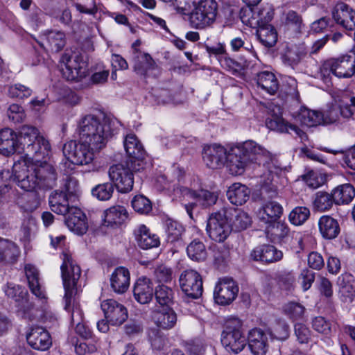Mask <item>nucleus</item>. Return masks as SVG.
Wrapping results in <instances>:
<instances>
[{
    "instance_id": "nucleus-49",
    "label": "nucleus",
    "mask_w": 355,
    "mask_h": 355,
    "mask_svg": "<svg viewBox=\"0 0 355 355\" xmlns=\"http://www.w3.org/2000/svg\"><path fill=\"white\" fill-rule=\"evenodd\" d=\"M154 295L159 305L169 307L173 303L175 292L171 288L162 284L155 288Z\"/></svg>"
},
{
    "instance_id": "nucleus-40",
    "label": "nucleus",
    "mask_w": 355,
    "mask_h": 355,
    "mask_svg": "<svg viewBox=\"0 0 355 355\" xmlns=\"http://www.w3.org/2000/svg\"><path fill=\"white\" fill-rule=\"evenodd\" d=\"M19 255V250L15 243L0 238V263H13Z\"/></svg>"
},
{
    "instance_id": "nucleus-52",
    "label": "nucleus",
    "mask_w": 355,
    "mask_h": 355,
    "mask_svg": "<svg viewBox=\"0 0 355 355\" xmlns=\"http://www.w3.org/2000/svg\"><path fill=\"white\" fill-rule=\"evenodd\" d=\"M50 16L55 21L60 23L64 27H71L73 24L71 10L65 7L62 9L53 8L50 12Z\"/></svg>"
},
{
    "instance_id": "nucleus-63",
    "label": "nucleus",
    "mask_w": 355,
    "mask_h": 355,
    "mask_svg": "<svg viewBox=\"0 0 355 355\" xmlns=\"http://www.w3.org/2000/svg\"><path fill=\"white\" fill-rule=\"evenodd\" d=\"M284 311L291 318L296 320L303 315L304 307L299 303L290 302L284 306Z\"/></svg>"
},
{
    "instance_id": "nucleus-2",
    "label": "nucleus",
    "mask_w": 355,
    "mask_h": 355,
    "mask_svg": "<svg viewBox=\"0 0 355 355\" xmlns=\"http://www.w3.org/2000/svg\"><path fill=\"white\" fill-rule=\"evenodd\" d=\"M116 119L105 115L86 114L78 122L77 130L82 141L87 143L92 150L103 149L114 134Z\"/></svg>"
},
{
    "instance_id": "nucleus-22",
    "label": "nucleus",
    "mask_w": 355,
    "mask_h": 355,
    "mask_svg": "<svg viewBox=\"0 0 355 355\" xmlns=\"http://www.w3.org/2000/svg\"><path fill=\"white\" fill-rule=\"evenodd\" d=\"M28 344L37 350L45 351L52 345L49 333L41 327H32L26 334Z\"/></svg>"
},
{
    "instance_id": "nucleus-41",
    "label": "nucleus",
    "mask_w": 355,
    "mask_h": 355,
    "mask_svg": "<svg viewBox=\"0 0 355 355\" xmlns=\"http://www.w3.org/2000/svg\"><path fill=\"white\" fill-rule=\"evenodd\" d=\"M166 241L171 244H180L182 235L184 233V227L179 222L171 218H167L164 223Z\"/></svg>"
},
{
    "instance_id": "nucleus-57",
    "label": "nucleus",
    "mask_w": 355,
    "mask_h": 355,
    "mask_svg": "<svg viewBox=\"0 0 355 355\" xmlns=\"http://www.w3.org/2000/svg\"><path fill=\"white\" fill-rule=\"evenodd\" d=\"M310 216V210L306 207L298 206L295 207L289 214V221L294 225H301Z\"/></svg>"
},
{
    "instance_id": "nucleus-14",
    "label": "nucleus",
    "mask_w": 355,
    "mask_h": 355,
    "mask_svg": "<svg viewBox=\"0 0 355 355\" xmlns=\"http://www.w3.org/2000/svg\"><path fill=\"white\" fill-rule=\"evenodd\" d=\"M40 39V46L52 53L62 51L67 43L65 33L58 30H45L41 33Z\"/></svg>"
},
{
    "instance_id": "nucleus-30",
    "label": "nucleus",
    "mask_w": 355,
    "mask_h": 355,
    "mask_svg": "<svg viewBox=\"0 0 355 355\" xmlns=\"http://www.w3.org/2000/svg\"><path fill=\"white\" fill-rule=\"evenodd\" d=\"M134 233L138 245L144 250L157 248L160 244L159 236L153 233L145 225H139Z\"/></svg>"
},
{
    "instance_id": "nucleus-54",
    "label": "nucleus",
    "mask_w": 355,
    "mask_h": 355,
    "mask_svg": "<svg viewBox=\"0 0 355 355\" xmlns=\"http://www.w3.org/2000/svg\"><path fill=\"white\" fill-rule=\"evenodd\" d=\"M268 228H270V230H268V232H270L272 235L278 239L279 242L288 243L289 236L291 232L287 225L276 221L268 225Z\"/></svg>"
},
{
    "instance_id": "nucleus-6",
    "label": "nucleus",
    "mask_w": 355,
    "mask_h": 355,
    "mask_svg": "<svg viewBox=\"0 0 355 355\" xmlns=\"http://www.w3.org/2000/svg\"><path fill=\"white\" fill-rule=\"evenodd\" d=\"M63 154L67 159L77 165H87L94 159L95 154L99 153V150H92L91 146L82 141L79 137L78 141L71 140L67 142L63 146Z\"/></svg>"
},
{
    "instance_id": "nucleus-36",
    "label": "nucleus",
    "mask_w": 355,
    "mask_h": 355,
    "mask_svg": "<svg viewBox=\"0 0 355 355\" xmlns=\"http://www.w3.org/2000/svg\"><path fill=\"white\" fill-rule=\"evenodd\" d=\"M24 270L31 293L39 299H46L45 291L40 282L37 269L33 265L26 264Z\"/></svg>"
},
{
    "instance_id": "nucleus-50",
    "label": "nucleus",
    "mask_w": 355,
    "mask_h": 355,
    "mask_svg": "<svg viewBox=\"0 0 355 355\" xmlns=\"http://www.w3.org/2000/svg\"><path fill=\"white\" fill-rule=\"evenodd\" d=\"M334 203L335 200L332 193L318 191L315 194L313 206L318 211H326L332 207Z\"/></svg>"
},
{
    "instance_id": "nucleus-47",
    "label": "nucleus",
    "mask_w": 355,
    "mask_h": 355,
    "mask_svg": "<svg viewBox=\"0 0 355 355\" xmlns=\"http://www.w3.org/2000/svg\"><path fill=\"white\" fill-rule=\"evenodd\" d=\"M127 211L123 206H114L105 212L104 221L107 225L122 223L127 218Z\"/></svg>"
},
{
    "instance_id": "nucleus-12",
    "label": "nucleus",
    "mask_w": 355,
    "mask_h": 355,
    "mask_svg": "<svg viewBox=\"0 0 355 355\" xmlns=\"http://www.w3.org/2000/svg\"><path fill=\"white\" fill-rule=\"evenodd\" d=\"M307 53L304 43H285L280 50V58L286 66L294 69Z\"/></svg>"
},
{
    "instance_id": "nucleus-4",
    "label": "nucleus",
    "mask_w": 355,
    "mask_h": 355,
    "mask_svg": "<svg viewBox=\"0 0 355 355\" xmlns=\"http://www.w3.org/2000/svg\"><path fill=\"white\" fill-rule=\"evenodd\" d=\"M218 3L215 0L198 1L189 14V23L196 29H205L216 21Z\"/></svg>"
},
{
    "instance_id": "nucleus-26",
    "label": "nucleus",
    "mask_w": 355,
    "mask_h": 355,
    "mask_svg": "<svg viewBox=\"0 0 355 355\" xmlns=\"http://www.w3.org/2000/svg\"><path fill=\"white\" fill-rule=\"evenodd\" d=\"M65 223L71 232L79 235L84 234L88 227L85 214L77 207L71 208L65 218Z\"/></svg>"
},
{
    "instance_id": "nucleus-34",
    "label": "nucleus",
    "mask_w": 355,
    "mask_h": 355,
    "mask_svg": "<svg viewBox=\"0 0 355 355\" xmlns=\"http://www.w3.org/2000/svg\"><path fill=\"white\" fill-rule=\"evenodd\" d=\"M130 272L124 267H118L112 272L110 277V285L115 293L122 294L130 286Z\"/></svg>"
},
{
    "instance_id": "nucleus-7",
    "label": "nucleus",
    "mask_w": 355,
    "mask_h": 355,
    "mask_svg": "<svg viewBox=\"0 0 355 355\" xmlns=\"http://www.w3.org/2000/svg\"><path fill=\"white\" fill-rule=\"evenodd\" d=\"M227 214V210L222 209L212 213L207 220V233L211 239L216 242H223L232 232V226Z\"/></svg>"
},
{
    "instance_id": "nucleus-5",
    "label": "nucleus",
    "mask_w": 355,
    "mask_h": 355,
    "mask_svg": "<svg viewBox=\"0 0 355 355\" xmlns=\"http://www.w3.org/2000/svg\"><path fill=\"white\" fill-rule=\"evenodd\" d=\"M34 162L19 160L13 164V180L21 189L32 192L40 188V180L37 179V172Z\"/></svg>"
},
{
    "instance_id": "nucleus-45",
    "label": "nucleus",
    "mask_w": 355,
    "mask_h": 355,
    "mask_svg": "<svg viewBox=\"0 0 355 355\" xmlns=\"http://www.w3.org/2000/svg\"><path fill=\"white\" fill-rule=\"evenodd\" d=\"M40 135H42L37 128L29 125H24L17 134L18 145L26 147L28 144L30 145V143L35 141Z\"/></svg>"
},
{
    "instance_id": "nucleus-31",
    "label": "nucleus",
    "mask_w": 355,
    "mask_h": 355,
    "mask_svg": "<svg viewBox=\"0 0 355 355\" xmlns=\"http://www.w3.org/2000/svg\"><path fill=\"white\" fill-rule=\"evenodd\" d=\"M283 213L282 206L276 201L266 202L258 211L259 220L266 225L277 221Z\"/></svg>"
},
{
    "instance_id": "nucleus-33",
    "label": "nucleus",
    "mask_w": 355,
    "mask_h": 355,
    "mask_svg": "<svg viewBox=\"0 0 355 355\" xmlns=\"http://www.w3.org/2000/svg\"><path fill=\"white\" fill-rule=\"evenodd\" d=\"M134 71L140 76H146L157 67L152 57L146 53L135 49L133 55Z\"/></svg>"
},
{
    "instance_id": "nucleus-37",
    "label": "nucleus",
    "mask_w": 355,
    "mask_h": 355,
    "mask_svg": "<svg viewBox=\"0 0 355 355\" xmlns=\"http://www.w3.org/2000/svg\"><path fill=\"white\" fill-rule=\"evenodd\" d=\"M337 284L342 300L352 302L355 296V281L352 275L345 273L338 277Z\"/></svg>"
},
{
    "instance_id": "nucleus-59",
    "label": "nucleus",
    "mask_w": 355,
    "mask_h": 355,
    "mask_svg": "<svg viewBox=\"0 0 355 355\" xmlns=\"http://www.w3.org/2000/svg\"><path fill=\"white\" fill-rule=\"evenodd\" d=\"M268 334L272 338L284 340L288 337L289 327L285 321L278 320L268 329Z\"/></svg>"
},
{
    "instance_id": "nucleus-60",
    "label": "nucleus",
    "mask_w": 355,
    "mask_h": 355,
    "mask_svg": "<svg viewBox=\"0 0 355 355\" xmlns=\"http://www.w3.org/2000/svg\"><path fill=\"white\" fill-rule=\"evenodd\" d=\"M132 207L137 212L148 214L152 209L150 201L144 196H135L132 200Z\"/></svg>"
},
{
    "instance_id": "nucleus-42",
    "label": "nucleus",
    "mask_w": 355,
    "mask_h": 355,
    "mask_svg": "<svg viewBox=\"0 0 355 355\" xmlns=\"http://www.w3.org/2000/svg\"><path fill=\"white\" fill-rule=\"evenodd\" d=\"M295 119L302 125L313 127L322 124V113L303 107L295 115Z\"/></svg>"
},
{
    "instance_id": "nucleus-18",
    "label": "nucleus",
    "mask_w": 355,
    "mask_h": 355,
    "mask_svg": "<svg viewBox=\"0 0 355 355\" xmlns=\"http://www.w3.org/2000/svg\"><path fill=\"white\" fill-rule=\"evenodd\" d=\"M268 331L260 328H253L248 331L247 343L254 355H266L268 348Z\"/></svg>"
},
{
    "instance_id": "nucleus-25",
    "label": "nucleus",
    "mask_w": 355,
    "mask_h": 355,
    "mask_svg": "<svg viewBox=\"0 0 355 355\" xmlns=\"http://www.w3.org/2000/svg\"><path fill=\"white\" fill-rule=\"evenodd\" d=\"M154 285L152 280L141 276L135 283L133 295L135 299L141 304H148L154 296Z\"/></svg>"
},
{
    "instance_id": "nucleus-55",
    "label": "nucleus",
    "mask_w": 355,
    "mask_h": 355,
    "mask_svg": "<svg viewBox=\"0 0 355 355\" xmlns=\"http://www.w3.org/2000/svg\"><path fill=\"white\" fill-rule=\"evenodd\" d=\"M114 191V186L112 182H105L94 187L92 190V193L98 200L106 201L112 198Z\"/></svg>"
},
{
    "instance_id": "nucleus-58",
    "label": "nucleus",
    "mask_w": 355,
    "mask_h": 355,
    "mask_svg": "<svg viewBox=\"0 0 355 355\" xmlns=\"http://www.w3.org/2000/svg\"><path fill=\"white\" fill-rule=\"evenodd\" d=\"M26 20L33 28L37 30L45 25L46 17L40 8L36 7L27 15Z\"/></svg>"
},
{
    "instance_id": "nucleus-64",
    "label": "nucleus",
    "mask_w": 355,
    "mask_h": 355,
    "mask_svg": "<svg viewBox=\"0 0 355 355\" xmlns=\"http://www.w3.org/2000/svg\"><path fill=\"white\" fill-rule=\"evenodd\" d=\"M7 115L14 123H21L26 118L24 108L18 104H12L7 110Z\"/></svg>"
},
{
    "instance_id": "nucleus-3",
    "label": "nucleus",
    "mask_w": 355,
    "mask_h": 355,
    "mask_svg": "<svg viewBox=\"0 0 355 355\" xmlns=\"http://www.w3.org/2000/svg\"><path fill=\"white\" fill-rule=\"evenodd\" d=\"M221 343L227 352H241L247 345L243 331V322L238 318L227 320L221 334Z\"/></svg>"
},
{
    "instance_id": "nucleus-13",
    "label": "nucleus",
    "mask_w": 355,
    "mask_h": 355,
    "mask_svg": "<svg viewBox=\"0 0 355 355\" xmlns=\"http://www.w3.org/2000/svg\"><path fill=\"white\" fill-rule=\"evenodd\" d=\"M24 153L25 157L22 160H31L33 162L40 161L41 158H46L51 153L49 141L40 135L33 142L30 143L26 147L19 148V153Z\"/></svg>"
},
{
    "instance_id": "nucleus-46",
    "label": "nucleus",
    "mask_w": 355,
    "mask_h": 355,
    "mask_svg": "<svg viewBox=\"0 0 355 355\" xmlns=\"http://www.w3.org/2000/svg\"><path fill=\"white\" fill-rule=\"evenodd\" d=\"M257 35L260 42L266 47L273 46L277 41V33L271 25L257 27Z\"/></svg>"
},
{
    "instance_id": "nucleus-38",
    "label": "nucleus",
    "mask_w": 355,
    "mask_h": 355,
    "mask_svg": "<svg viewBox=\"0 0 355 355\" xmlns=\"http://www.w3.org/2000/svg\"><path fill=\"white\" fill-rule=\"evenodd\" d=\"M250 190L245 185L239 182L232 184L227 191L228 200L236 206L245 203L250 198Z\"/></svg>"
},
{
    "instance_id": "nucleus-48",
    "label": "nucleus",
    "mask_w": 355,
    "mask_h": 355,
    "mask_svg": "<svg viewBox=\"0 0 355 355\" xmlns=\"http://www.w3.org/2000/svg\"><path fill=\"white\" fill-rule=\"evenodd\" d=\"M188 257L195 261H203L207 257V252L205 244L198 239L193 240L187 248Z\"/></svg>"
},
{
    "instance_id": "nucleus-20",
    "label": "nucleus",
    "mask_w": 355,
    "mask_h": 355,
    "mask_svg": "<svg viewBox=\"0 0 355 355\" xmlns=\"http://www.w3.org/2000/svg\"><path fill=\"white\" fill-rule=\"evenodd\" d=\"M227 150L221 145L214 144L204 147L202 159L205 164L210 168H220L225 163Z\"/></svg>"
},
{
    "instance_id": "nucleus-56",
    "label": "nucleus",
    "mask_w": 355,
    "mask_h": 355,
    "mask_svg": "<svg viewBox=\"0 0 355 355\" xmlns=\"http://www.w3.org/2000/svg\"><path fill=\"white\" fill-rule=\"evenodd\" d=\"M338 105L341 110V116L349 119L355 115V96L345 95L338 101Z\"/></svg>"
},
{
    "instance_id": "nucleus-44",
    "label": "nucleus",
    "mask_w": 355,
    "mask_h": 355,
    "mask_svg": "<svg viewBox=\"0 0 355 355\" xmlns=\"http://www.w3.org/2000/svg\"><path fill=\"white\" fill-rule=\"evenodd\" d=\"M335 204L344 205L349 203L355 196V189L349 184L337 187L332 191Z\"/></svg>"
},
{
    "instance_id": "nucleus-23",
    "label": "nucleus",
    "mask_w": 355,
    "mask_h": 355,
    "mask_svg": "<svg viewBox=\"0 0 355 355\" xmlns=\"http://www.w3.org/2000/svg\"><path fill=\"white\" fill-rule=\"evenodd\" d=\"M335 21L349 31L355 30V11L347 4L338 3L332 12Z\"/></svg>"
},
{
    "instance_id": "nucleus-9",
    "label": "nucleus",
    "mask_w": 355,
    "mask_h": 355,
    "mask_svg": "<svg viewBox=\"0 0 355 355\" xmlns=\"http://www.w3.org/2000/svg\"><path fill=\"white\" fill-rule=\"evenodd\" d=\"M61 62L64 64L62 69V76L67 80L78 82L87 75V64L81 55L69 56L64 54Z\"/></svg>"
},
{
    "instance_id": "nucleus-29",
    "label": "nucleus",
    "mask_w": 355,
    "mask_h": 355,
    "mask_svg": "<svg viewBox=\"0 0 355 355\" xmlns=\"http://www.w3.org/2000/svg\"><path fill=\"white\" fill-rule=\"evenodd\" d=\"M20 145H18L17 133L10 128L0 130V153L10 156L15 153H19Z\"/></svg>"
},
{
    "instance_id": "nucleus-1",
    "label": "nucleus",
    "mask_w": 355,
    "mask_h": 355,
    "mask_svg": "<svg viewBox=\"0 0 355 355\" xmlns=\"http://www.w3.org/2000/svg\"><path fill=\"white\" fill-rule=\"evenodd\" d=\"M62 264L61 266L62 278L64 288V309L71 313V323L76 325V331L83 334L80 327H83V313L76 301L78 293V282L81 275L80 267L73 259L69 251L62 254Z\"/></svg>"
},
{
    "instance_id": "nucleus-51",
    "label": "nucleus",
    "mask_w": 355,
    "mask_h": 355,
    "mask_svg": "<svg viewBox=\"0 0 355 355\" xmlns=\"http://www.w3.org/2000/svg\"><path fill=\"white\" fill-rule=\"evenodd\" d=\"M5 293L9 298L13 299L15 302L22 306L24 302H27V291L19 285L13 283H8L5 289Z\"/></svg>"
},
{
    "instance_id": "nucleus-10",
    "label": "nucleus",
    "mask_w": 355,
    "mask_h": 355,
    "mask_svg": "<svg viewBox=\"0 0 355 355\" xmlns=\"http://www.w3.org/2000/svg\"><path fill=\"white\" fill-rule=\"evenodd\" d=\"M180 285L182 291L192 299L199 298L203 291L200 275L194 270H187L180 277Z\"/></svg>"
},
{
    "instance_id": "nucleus-61",
    "label": "nucleus",
    "mask_w": 355,
    "mask_h": 355,
    "mask_svg": "<svg viewBox=\"0 0 355 355\" xmlns=\"http://www.w3.org/2000/svg\"><path fill=\"white\" fill-rule=\"evenodd\" d=\"M311 324L313 329L315 331L323 335H329L331 331V324L330 321L327 320L324 317H315L313 318Z\"/></svg>"
},
{
    "instance_id": "nucleus-43",
    "label": "nucleus",
    "mask_w": 355,
    "mask_h": 355,
    "mask_svg": "<svg viewBox=\"0 0 355 355\" xmlns=\"http://www.w3.org/2000/svg\"><path fill=\"white\" fill-rule=\"evenodd\" d=\"M257 85L270 94H274L279 88L278 80L272 72L264 71L257 75Z\"/></svg>"
},
{
    "instance_id": "nucleus-24",
    "label": "nucleus",
    "mask_w": 355,
    "mask_h": 355,
    "mask_svg": "<svg viewBox=\"0 0 355 355\" xmlns=\"http://www.w3.org/2000/svg\"><path fill=\"white\" fill-rule=\"evenodd\" d=\"M328 67H333L334 75L340 78H347L355 73V56L344 55L336 59H331Z\"/></svg>"
},
{
    "instance_id": "nucleus-21",
    "label": "nucleus",
    "mask_w": 355,
    "mask_h": 355,
    "mask_svg": "<svg viewBox=\"0 0 355 355\" xmlns=\"http://www.w3.org/2000/svg\"><path fill=\"white\" fill-rule=\"evenodd\" d=\"M266 125L271 130L277 131L282 133L293 132L302 139L306 137V135L297 125L291 124L285 121L280 114L277 113L271 114L266 120Z\"/></svg>"
},
{
    "instance_id": "nucleus-62",
    "label": "nucleus",
    "mask_w": 355,
    "mask_h": 355,
    "mask_svg": "<svg viewBox=\"0 0 355 355\" xmlns=\"http://www.w3.org/2000/svg\"><path fill=\"white\" fill-rule=\"evenodd\" d=\"M32 94V89L28 87L17 83L10 86L8 89L9 96L23 99L28 98Z\"/></svg>"
},
{
    "instance_id": "nucleus-28",
    "label": "nucleus",
    "mask_w": 355,
    "mask_h": 355,
    "mask_svg": "<svg viewBox=\"0 0 355 355\" xmlns=\"http://www.w3.org/2000/svg\"><path fill=\"white\" fill-rule=\"evenodd\" d=\"M225 162L230 173L234 175H241L248 164H249L236 146L231 148L227 153Z\"/></svg>"
},
{
    "instance_id": "nucleus-15",
    "label": "nucleus",
    "mask_w": 355,
    "mask_h": 355,
    "mask_svg": "<svg viewBox=\"0 0 355 355\" xmlns=\"http://www.w3.org/2000/svg\"><path fill=\"white\" fill-rule=\"evenodd\" d=\"M124 148L130 158L127 162L131 164L133 170L142 168L144 150L141 144L134 134H128L124 140Z\"/></svg>"
},
{
    "instance_id": "nucleus-35",
    "label": "nucleus",
    "mask_w": 355,
    "mask_h": 355,
    "mask_svg": "<svg viewBox=\"0 0 355 355\" xmlns=\"http://www.w3.org/2000/svg\"><path fill=\"white\" fill-rule=\"evenodd\" d=\"M251 17L248 19L252 27H259L270 24L274 15L273 9L268 5L250 10Z\"/></svg>"
},
{
    "instance_id": "nucleus-27",
    "label": "nucleus",
    "mask_w": 355,
    "mask_h": 355,
    "mask_svg": "<svg viewBox=\"0 0 355 355\" xmlns=\"http://www.w3.org/2000/svg\"><path fill=\"white\" fill-rule=\"evenodd\" d=\"M252 259L262 263H273L280 261L283 253L271 245H262L255 248L250 254Z\"/></svg>"
},
{
    "instance_id": "nucleus-8",
    "label": "nucleus",
    "mask_w": 355,
    "mask_h": 355,
    "mask_svg": "<svg viewBox=\"0 0 355 355\" xmlns=\"http://www.w3.org/2000/svg\"><path fill=\"white\" fill-rule=\"evenodd\" d=\"M139 170H133L131 164H117L112 166L108 171L109 178L120 193H128L132 191L134 184V173Z\"/></svg>"
},
{
    "instance_id": "nucleus-53",
    "label": "nucleus",
    "mask_w": 355,
    "mask_h": 355,
    "mask_svg": "<svg viewBox=\"0 0 355 355\" xmlns=\"http://www.w3.org/2000/svg\"><path fill=\"white\" fill-rule=\"evenodd\" d=\"M190 196L196 198L198 202L202 204L204 207H208L214 205L218 199V192H211L208 190L201 189L198 191H189Z\"/></svg>"
},
{
    "instance_id": "nucleus-19",
    "label": "nucleus",
    "mask_w": 355,
    "mask_h": 355,
    "mask_svg": "<svg viewBox=\"0 0 355 355\" xmlns=\"http://www.w3.org/2000/svg\"><path fill=\"white\" fill-rule=\"evenodd\" d=\"M39 187L43 189H52L56 184L58 174L53 164L44 161L34 162Z\"/></svg>"
},
{
    "instance_id": "nucleus-11",
    "label": "nucleus",
    "mask_w": 355,
    "mask_h": 355,
    "mask_svg": "<svg viewBox=\"0 0 355 355\" xmlns=\"http://www.w3.org/2000/svg\"><path fill=\"white\" fill-rule=\"evenodd\" d=\"M238 293L239 287L232 279L222 278L215 286L214 299L220 305H228L236 299Z\"/></svg>"
},
{
    "instance_id": "nucleus-17",
    "label": "nucleus",
    "mask_w": 355,
    "mask_h": 355,
    "mask_svg": "<svg viewBox=\"0 0 355 355\" xmlns=\"http://www.w3.org/2000/svg\"><path fill=\"white\" fill-rule=\"evenodd\" d=\"M76 199V196L72 192L55 191L49 196V202L52 211L58 214L66 215L73 207L71 206L70 203L73 202Z\"/></svg>"
},
{
    "instance_id": "nucleus-16",
    "label": "nucleus",
    "mask_w": 355,
    "mask_h": 355,
    "mask_svg": "<svg viewBox=\"0 0 355 355\" xmlns=\"http://www.w3.org/2000/svg\"><path fill=\"white\" fill-rule=\"evenodd\" d=\"M101 306L105 318L112 325H121L128 318L126 308L112 299L103 301Z\"/></svg>"
},
{
    "instance_id": "nucleus-39",
    "label": "nucleus",
    "mask_w": 355,
    "mask_h": 355,
    "mask_svg": "<svg viewBox=\"0 0 355 355\" xmlns=\"http://www.w3.org/2000/svg\"><path fill=\"white\" fill-rule=\"evenodd\" d=\"M320 232L322 237L333 239L340 233V226L337 220L329 216H322L318 221Z\"/></svg>"
},
{
    "instance_id": "nucleus-32",
    "label": "nucleus",
    "mask_w": 355,
    "mask_h": 355,
    "mask_svg": "<svg viewBox=\"0 0 355 355\" xmlns=\"http://www.w3.org/2000/svg\"><path fill=\"white\" fill-rule=\"evenodd\" d=\"M152 320L157 327L168 330L175 327L177 322V314L173 309L165 307L154 311Z\"/></svg>"
}]
</instances>
